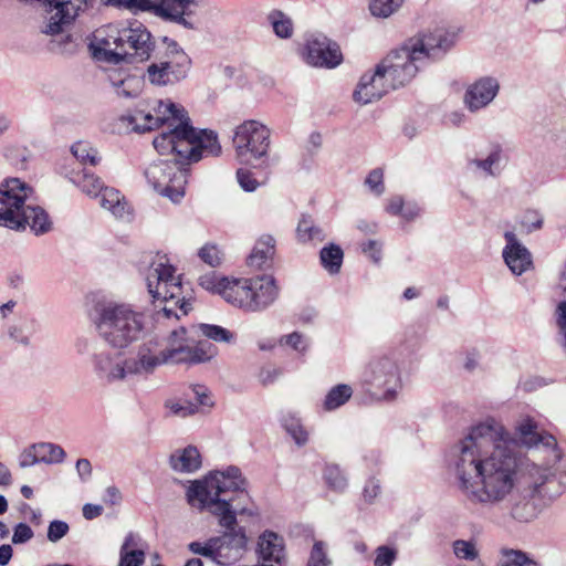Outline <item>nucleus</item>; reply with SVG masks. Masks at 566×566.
I'll return each mask as SVG.
<instances>
[{
  "instance_id": "56",
  "label": "nucleus",
  "mask_w": 566,
  "mask_h": 566,
  "mask_svg": "<svg viewBox=\"0 0 566 566\" xmlns=\"http://www.w3.org/2000/svg\"><path fill=\"white\" fill-rule=\"evenodd\" d=\"M75 350L78 355H90L92 356V353L94 350H99L101 348H97L96 343L94 340H91L86 337H80L75 340L74 344Z\"/></svg>"
},
{
  "instance_id": "35",
  "label": "nucleus",
  "mask_w": 566,
  "mask_h": 566,
  "mask_svg": "<svg viewBox=\"0 0 566 566\" xmlns=\"http://www.w3.org/2000/svg\"><path fill=\"white\" fill-rule=\"evenodd\" d=\"M298 241L306 242H322L326 234L324 230L314 224L310 217H303L296 228Z\"/></svg>"
},
{
  "instance_id": "58",
  "label": "nucleus",
  "mask_w": 566,
  "mask_h": 566,
  "mask_svg": "<svg viewBox=\"0 0 566 566\" xmlns=\"http://www.w3.org/2000/svg\"><path fill=\"white\" fill-rule=\"evenodd\" d=\"M323 144V137L318 132H313L310 134L306 145H305V151L308 156L313 157L315 156L318 150L321 149Z\"/></svg>"
},
{
  "instance_id": "11",
  "label": "nucleus",
  "mask_w": 566,
  "mask_h": 566,
  "mask_svg": "<svg viewBox=\"0 0 566 566\" xmlns=\"http://www.w3.org/2000/svg\"><path fill=\"white\" fill-rule=\"evenodd\" d=\"M361 380L385 401L395 400L402 388L400 367L391 354L373 356L364 368Z\"/></svg>"
},
{
  "instance_id": "52",
  "label": "nucleus",
  "mask_w": 566,
  "mask_h": 566,
  "mask_svg": "<svg viewBox=\"0 0 566 566\" xmlns=\"http://www.w3.org/2000/svg\"><path fill=\"white\" fill-rule=\"evenodd\" d=\"M237 180L240 187L248 192L256 190L260 186L259 181L253 177V175L243 168L237 170Z\"/></svg>"
},
{
  "instance_id": "34",
  "label": "nucleus",
  "mask_w": 566,
  "mask_h": 566,
  "mask_svg": "<svg viewBox=\"0 0 566 566\" xmlns=\"http://www.w3.org/2000/svg\"><path fill=\"white\" fill-rule=\"evenodd\" d=\"M34 449L38 451L40 463H62L66 457L64 449L61 446L52 442L34 443Z\"/></svg>"
},
{
  "instance_id": "28",
  "label": "nucleus",
  "mask_w": 566,
  "mask_h": 566,
  "mask_svg": "<svg viewBox=\"0 0 566 566\" xmlns=\"http://www.w3.org/2000/svg\"><path fill=\"white\" fill-rule=\"evenodd\" d=\"M98 197L101 207L111 211L114 217L124 218L128 212L127 203L117 189L105 187Z\"/></svg>"
},
{
  "instance_id": "39",
  "label": "nucleus",
  "mask_w": 566,
  "mask_h": 566,
  "mask_svg": "<svg viewBox=\"0 0 566 566\" xmlns=\"http://www.w3.org/2000/svg\"><path fill=\"white\" fill-rule=\"evenodd\" d=\"M234 282L233 280H229L228 277L218 279L217 275L211 272L199 277V285L212 293L220 294L226 300L224 291L228 290Z\"/></svg>"
},
{
  "instance_id": "50",
  "label": "nucleus",
  "mask_w": 566,
  "mask_h": 566,
  "mask_svg": "<svg viewBox=\"0 0 566 566\" xmlns=\"http://www.w3.org/2000/svg\"><path fill=\"white\" fill-rule=\"evenodd\" d=\"M361 252L373 262L378 263L382 256V244L377 240H368L360 244Z\"/></svg>"
},
{
  "instance_id": "31",
  "label": "nucleus",
  "mask_w": 566,
  "mask_h": 566,
  "mask_svg": "<svg viewBox=\"0 0 566 566\" xmlns=\"http://www.w3.org/2000/svg\"><path fill=\"white\" fill-rule=\"evenodd\" d=\"M71 180L90 197H98L101 191L105 188L101 178L90 172L85 168L83 169L82 174H76L71 178Z\"/></svg>"
},
{
  "instance_id": "26",
  "label": "nucleus",
  "mask_w": 566,
  "mask_h": 566,
  "mask_svg": "<svg viewBox=\"0 0 566 566\" xmlns=\"http://www.w3.org/2000/svg\"><path fill=\"white\" fill-rule=\"evenodd\" d=\"M275 253V239L271 234H263L247 259L248 265L256 270L269 266Z\"/></svg>"
},
{
  "instance_id": "4",
  "label": "nucleus",
  "mask_w": 566,
  "mask_h": 566,
  "mask_svg": "<svg viewBox=\"0 0 566 566\" xmlns=\"http://www.w3.org/2000/svg\"><path fill=\"white\" fill-rule=\"evenodd\" d=\"M247 485L241 470L230 465L210 472L203 480L195 481L187 491V497L192 506L208 510L214 515L220 526H230L235 522L237 514H258L256 510L242 505L250 499Z\"/></svg>"
},
{
  "instance_id": "13",
  "label": "nucleus",
  "mask_w": 566,
  "mask_h": 566,
  "mask_svg": "<svg viewBox=\"0 0 566 566\" xmlns=\"http://www.w3.org/2000/svg\"><path fill=\"white\" fill-rule=\"evenodd\" d=\"M134 12H151L155 15L182 25L188 30L197 28L193 17L199 8L198 0H113Z\"/></svg>"
},
{
  "instance_id": "22",
  "label": "nucleus",
  "mask_w": 566,
  "mask_h": 566,
  "mask_svg": "<svg viewBox=\"0 0 566 566\" xmlns=\"http://www.w3.org/2000/svg\"><path fill=\"white\" fill-rule=\"evenodd\" d=\"M505 247L502 256L505 264L515 275H522L533 265L532 254L528 249L523 245L513 231L504 232Z\"/></svg>"
},
{
  "instance_id": "63",
  "label": "nucleus",
  "mask_w": 566,
  "mask_h": 566,
  "mask_svg": "<svg viewBox=\"0 0 566 566\" xmlns=\"http://www.w3.org/2000/svg\"><path fill=\"white\" fill-rule=\"evenodd\" d=\"M9 337L14 342L28 347L30 346V337L22 333V329L18 326H10L8 329Z\"/></svg>"
},
{
  "instance_id": "3",
  "label": "nucleus",
  "mask_w": 566,
  "mask_h": 566,
  "mask_svg": "<svg viewBox=\"0 0 566 566\" xmlns=\"http://www.w3.org/2000/svg\"><path fill=\"white\" fill-rule=\"evenodd\" d=\"M155 114L137 111L132 117L136 132H147L161 125L167 130L161 132L153 140L159 154L176 151L184 158L200 160L206 156H219L221 145L218 134L211 129H197L192 126L186 108L171 101H158Z\"/></svg>"
},
{
  "instance_id": "42",
  "label": "nucleus",
  "mask_w": 566,
  "mask_h": 566,
  "mask_svg": "<svg viewBox=\"0 0 566 566\" xmlns=\"http://www.w3.org/2000/svg\"><path fill=\"white\" fill-rule=\"evenodd\" d=\"M403 0H371L369 3L370 13L377 18H388L396 12Z\"/></svg>"
},
{
  "instance_id": "30",
  "label": "nucleus",
  "mask_w": 566,
  "mask_h": 566,
  "mask_svg": "<svg viewBox=\"0 0 566 566\" xmlns=\"http://www.w3.org/2000/svg\"><path fill=\"white\" fill-rule=\"evenodd\" d=\"M501 155L502 149L496 145L484 159H468V166L483 171L485 176L496 177L500 174L499 164L501 161Z\"/></svg>"
},
{
  "instance_id": "49",
  "label": "nucleus",
  "mask_w": 566,
  "mask_h": 566,
  "mask_svg": "<svg viewBox=\"0 0 566 566\" xmlns=\"http://www.w3.org/2000/svg\"><path fill=\"white\" fill-rule=\"evenodd\" d=\"M69 530L70 527L66 522L54 520L49 524L46 534L48 539L51 543H56L67 534Z\"/></svg>"
},
{
  "instance_id": "59",
  "label": "nucleus",
  "mask_w": 566,
  "mask_h": 566,
  "mask_svg": "<svg viewBox=\"0 0 566 566\" xmlns=\"http://www.w3.org/2000/svg\"><path fill=\"white\" fill-rule=\"evenodd\" d=\"M281 343L291 346L297 352H303L305 349L303 336L297 332L283 336Z\"/></svg>"
},
{
  "instance_id": "55",
  "label": "nucleus",
  "mask_w": 566,
  "mask_h": 566,
  "mask_svg": "<svg viewBox=\"0 0 566 566\" xmlns=\"http://www.w3.org/2000/svg\"><path fill=\"white\" fill-rule=\"evenodd\" d=\"M75 470L81 482L86 483L92 478V464L86 458L78 459L75 463Z\"/></svg>"
},
{
  "instance_id": "24",
  "label": "nucleus",
  "mask_w": 566,
  "mask_h": 566,
  "mask_svg": "<svg viewBox=\"0 0 566 566\" xmlns=\"http://www.w3.org/2000/svg\"><path fill=\"white\" fill-rule=\"evenodd\" d=\"M189 397H193L197 400V403L191 402L190 400L179 401V402H167L166 407L170 409L171 413L181 418H186L188 416L195 415L198 411V406L211 407L213 406V401L210 397V392L208 388L203 385H192L190 387Z\"/></svg>"
},
{
  "instance_id": "47",
  "label": "nucleus",
  "mask_w": 566,
  "mask_h": 566,
  "mask_svg": "<svg viewBox=\"0 0 566 566\" xmlns=\"http://www.w3.org/2000/svg\"><path fill=\"white\" fill-rule=\"evenodd\" d=\"M504 555L505 559L502 560L499 566H538L534 560L518 551H507Z\"/></svg>"
},
{
  "instance_id": "36",
  "label": "nucleus",
  "mask_w": 566,
  "mask_h": 566,
  "mask_svg": "<svg viewBox=\"0 0 566 566\" xmlns=\"http://www.w3.org/2000/svg\"><path fill=\"white\" fill-rule=\"evenodd\" d=\"M282 426L284 430L292 437L298 447H303L308 441V432L301 422V419L292 413L283 416Z\"/></svg>"
},
{
  "instance_id": "25",
  "label": "nucleus",
  "mask_w": 566,
  "mask_h": 566,
  "mask_svg": "<svg viewBox=\"0 0 566 566\" xmlns=\"http://www.w3.org/2000/svg\"><path fill=\"white\" fill-rule=\"evenodd\" d=\"M201 464V454L195 446L177 449L169 457L170 468L178 473H195Z\"/></svg>"
},
{
  "instance_id": "44",
  "label": "nucleus",
  "mask_w": 566,
  "mask_h": 566,
  "mask_svg": "<svg viewBox=\"0 0 566 566\" xmlns=\"http://www.w3.org/2000/svg\"><path fill=\"white\" fill-rule=\"evenodd\" d=\"M398 557V549L389 545H380L375 549L374 566H392Z\"/></svg>"
},
{
  "instance_id": "33",
  "label": "nucleus",
  "mask_w": 566,
  "mask_h": 566,
  "mask_svg": "<svg viewBox=\"0 0 566 566\" xmlns=\"http://www.w3.org/2000/svg\"><path fill=\"white\" fill-rule=\"evenodd\" d=\"M72 155L84 166L95 167L101 163L98 150L85 140H78L71 146Z\"/></svg>"
},
{
  "instance_id": "16",
  "label": "nucleus",
  "mask_w": 566,
  "mask_h": 566,
  "mask_svg": "<svg viewBox=\"0 0 566 566\" xmlns=\"http://www.w3.org/2000/svg\"><path fill=\"white\" fill-rule=\"evenodd\" d=\"M460 29L436 28L418 32L408 39L423 64L442 61L453 50L459 41Z\"/></svg>"
},
{
  "instance_id": "21",
  "label": "nucleus",
  "mask_w": 566,
  "mask_h": 566,
  "mask_svg": "<svg viewBox=\"0 0 566 566\" xmlns=\"http://www.w3.org/2000/svg\"><path fill=\"white\" fill-rule=\"evenodd\" d=\"M395 91L386 80L379 64L376 65L373 73H365L353 93L355 102L366 105L380 99L384 95Z\"/></svg>"
},
{
  "instance_id": "41",
  "label": "nucleus",
  "mask_w": 566,
  "mask_h": 566,
  "mask_svg": "<svg viewBox=\"0 0 566 566\" xmlns=\"http://www.w3.org/2000/svg\"><path fill=\"white\" fill-rule=\"evenodd\" d=\"M199 329L203 336L218 343L230 344L235 339V335L231 331L220 325L200 324Z\"/></svg>"
},
{
  "instance_id": "6",
  "label": "nucleus",
  "mask_w": 566,
  "mask_h": 566,
  "mask_svg": "<svg viewBox=\"0 0 566 566\" xmlns=\"http://www.w3.org/2000/svg\"><path fill=\"white\" fill-rule=\"evenodd\" d=\"M32 188L19 178L4 180L0 186V224L12 230L27 227L35 235L51 231L52 221L40 206L25 205Z\"/></svg>"
},
{
  "instance_id": "29",
  "label": "nucleus",
  "mask_w": 566,
  "mask_h": 566,
  "mask_svg": "<svg viewBox=\"0 0 566 566\" xmlns=\"http://www.w3.org/2000/svg\"><path fill=\"white\" fill-rule=\"evenodd\" d=\"M353 392V388L347 384H338L332 387L323 400V409L334 411L340 408L352 398Z\"/></svg>"
},
{
  "instance_id": "64",
  "label": "nucleus",
  "mask_w": 566,
  "mask_h": 566,
  "mask_svg": "<svg viewBox=\"0 0 566 566\" xmlns=\"http://www.w3.org/2000/svg\"><path fill=\"white\" fill-rule=\"evenodd\" d=\"M103 513V507L101 505L87 503L83 506V516L86 520H93L98 517Z\"/></svg>"
},
{
  "instance_id": "7",
  "label": "nucleus",
  "mask_w": 566,
  "mask_h": 566,
  "mask_svg": "<svg viewBox=\"0 0 566 566\" xmlns=\"http://www.w3.org/2000/svg\"><path fill=\"white\" fill-rule=\"evenodd\" d=\"M94 325L109 347L125 349L142 337L144 314L130 304L109 302L96 308Z\"/></svg>"
},
{
  "instance_id": "40",
  "label": "nucleus",
  "mask_w": 566,
  "mask_h": 566,
  "mask_svg": "<svg viewBox=\"0 0 566 566\" xmlns=\"http://www.w3.org/2000/svg\"><path fill=\"white\" fill-rule=\"evenodd\" d=\"M323 478L327 486L335 492H343L347 488V479L336 464H327Z\"/></svg>"
},
{
  "instance_id": "53",
  "label": "nucleus",
  "mask_w": 566,
  "mask_h": 566,
  "mask_svg": "<svg viewBox=\"0 0 566 566\" xmlns=\"http://www.w3.org/2000/svg\"><path fill=\"white\" fill-rule=\"evenodd\" d=\"M188 547L191 553L207 557L213 562L212 537H210L206 542H191L188 545Z\"/></svg>"
},
{
  "instance_id": "18",
  "label": "nucleus",
  "mask_w": 566,
  "mask_h": 566,
  "mask_svg": "<svg viewBox=\"0 0 566 566\" xmlns=\"http://www.w3.org/2000/svg\"><path fill=\"white\" fill-rule=\"evenodd\" d=\"M304 61L314 67L334 69L343 61L339 45L324 34L310 35L303 49Z\"/></svg>"
},
{
  "instance_id": "19",
  "label": "nucleus",
  "mask_w": 566,
  "mask_h": 566,
  "mask_svg": "<svg viewBox=\"0 0 566 566\" xmlns=\"http://www.w3.org/2000/svg\"><path fill=\"white\" fill-rule=\"evenodd\" d=\"M521 443L527 448L541 449L547 453V463L557 464L563 459V451L556 438L546 431H538L537 423L531 419H523L516 427Z\"/></svg>"
},
{
  "instance_id": "9",
  "label": "nucleus",
  "mask_w": 566,
  "mask_h": 566,
  "mask_svg": "<svg viewBox=\"0 0 566 566\" xmlns=\"http://www.w3.org/2000/svg\"><path fill=\"white\" fill-rule=\"evenodd\" d=\"M168 155L174 156V159H160L151 163L145 170V177L159 195L167 197L174 203H178L185 197L189 172L187 166L199 160L184 158L176 151Z\"/></svg>"
},
{
  "instance_id": "8",
  "label": "nucleus",
  "mask_w": 566,
  "mask_h": 566,
  "mask_svg": "<svg viewBox=\"0 0 566 566\" xmlns=\"http://www.w3.org/2000/svg\"><path fill=\"white\" fill-rule=\"evenodd\" d=\"M226 301L247 313H261L271 307L280 296V286L272 275L234 279L224 291Z\"/></svg>"
},
{
  "instance_id": "20",
  "label": "nucleus",
  "mask_w": 566,
  "mask_h": 566,
  "mask_svg": "<svg viewBox=\"0 0 566 566\" xmlns=\"http://www.w3.org/2000/svg\"><path fill=\"white\" fill-rule=\"evenodd\" d=\"M500 81L484 75L470 83L463 94V104L470 113H478L490 106L500 93Z\"/></svg>"
},
{
  "instance_id": "1",
  "label": "nucleus",
  "mask_w": 566,
  "mask_h": 566,
  "mask_svg": "<svg viewBox=\"0 0 566 566\" xmlns=\"http://www.w3.org/2000/svg\"><path fill=\"white\" fill-rule=\"evenodd\" d=\"M176 269L167 258L158 256L148 270L147 289L158 310L153 314L154 328L166 340L163 349H157V336L138 346L136 353L125 357L106 348L94 350L90 364L95 377L107 385L125 382L134 377H148L164 364L197 365L211 360L217 348L208 340H199L195 345L187 342V329L176 326L180 315L191 310L189 301L181 295V283L175 275Z\"/></svg>"
},
{
  "instance_id": "14",
  "label": "nucleus",
  "mask_w": 566,
  "mask_h": 566,
  "mask_svg": "<svg viewBox=\"0 0 566 566\" xmlns=\"http://www.w3.org/2000/svg\"><path fill=\"white\" fill-rule=\"evenodd\" d=\"M378 64L394 90L409 85L424 66L408 40L400 48L391 50Z\"/></svg>"
},
{
  "instance_id": "43",
  "label": "nucleus",
  "mask_w": 566,
  "mask_h": 566,
  "mask_svg": "<svg viewBox=\"0 0 566 566\" xmlns=\"http://www.w3.org/2000/svg\"><path fill=\"white\" fill-rule=\"evenodd\" d=\"M452 548L459 559L473 562L479 557V549L473 541L455 539Z\"/></svg>"
},
{
  "instance_id": "12",
  "label": "nucleus",
  "mask_w": 566,
  "mask_h": 566,
  "mask_svg": "<svg viewBox=\"0 0 566 566\" xmlns=\"http://www.w3.org/2000/svg\"><path fill=\"white\" fill-rule=\"evenodd\" d=\"M553 476L552 468L535 463L526 464L523 471L524 486L511 504L510 514L518 522L527 523L539 513L535 496L543 494V488Z\"/></svg>"
},
{
  "instance_id": "60",
  "label": "nucleus",
  "mask_w": 566,
  "mask_h": 566,
  "mask_svg": "<svg viewBox=\"0 0 566 566\" xmlns=\"http://www.w3.org/2000/svg\"><path fill=\"white\" fill-rule=\"evenodd\" d=\"M405 206V201L401 196H392L388 199V203L385 208L386 212L391 216H400Z\"/></svg>"
},
{
  "instance_id": "27",
  "label": "nucleus",
  "mask_w": 566,
  "mask_h": 566,
  "mask_svg": "<svg viewBox=\"0 0 566 566\" xmlns=\"http://www.w3.org/2000/svg\"><path fill=\"white\" fill-rule=\"evenodd\" d=\"M145 562V552L138 534L128 533L119 552V566H142Z\"/></svg>"
},
{
  "instance_id": "32",
  "label": "nucleus",
  "mask_w": 566,
  "mask_h": 566,
  "mask_svg": "<svg viewBox=\"0 0 566 566\" xmlns=\"http://www.w3.org/2000/svg\"><path fill=\"white\" fill-rule=\"evenodd\" d=\"M343 258V250L334 243L324 247L319 252L321 263L329 274H337L340 271Z\"/></svg>"
},
{
  "instance_id": "48",
  "label": "nucleus",
  "mask_w": 566,
  "mask_h": 566,
  "mask_svg": "<svg viewBox=\"0 0 566 566\" xmlns=\"http://www.w3.org/2000/svg\"><path fill=\"white\" fill-rule=\"evenodd\" d=\"M365 185L374 195L381 196L385 191L382 170L380 168L373 169L366 177Z\"/></svg>"
},
{
  "instance_id": "51",
  "label": "nucleus",
  "mask_w": 566,
  "mask_h": 566,
  "mask_svg": "<svg viewBox=\"0 0 566 566\" xmlns=\"http://www.w3.org/2000/svg\"><path fill=\"white\" fill-rule=\"evenodd\" d=\"M34 536L32 528L25 523H18L13 528L11 542L15 545L24 544L31 541Z\"/></svg>"
},
{
  "instance_id": "23",
  "label": "nucleus",
  "mask_w": 566,
  "mask_h": 566,
  "mask_svg": "<svg viewBox=\"0 0 566 566\" xmlns=\"http://www.w3.org/2000/svg\"><path fill=\"white\" fill-rule=\"evenodd\" d=\"M258 552L263 563L268 566H283L285 562V545L282 536L274 532L265 531L258 542Z\"/></svg>"
},
{
  "instance_id": "38",
  "label": "nucleus",
  "mask_w": 566,
  "mask_h": 566,
  "mask_svg": "<svg viewBox=\"0 0 566 566\" xmlns=\"http://www.w3.org/2000/svg\"><path fill=\"white\" fill-rule=\"evenodd\" d=\"M333 558L329 556L328 544L321 539H315L310 551L306 566H333Z\"/></svg>"
},
{
  "instance_id": "17",
  "label": "nucleus",
  "mask_w": 566,
  "mask_h": 566,
  "mask_svg": "<svg viewBox=\"0 0 566 566\" xmlns=\"http://www.w3.org/2000/svg\"><path fill=\"white\" fill-rule=\"evenodd\" d=\"M224 532L212 537L213 563L228 566L239 560L245 551L248 537L245 528L238 525V521L230 526H221Z\"/></svg>"
},
{
  "instance_id": "2",
  "label": "nucleus",
  "mask_w": 566,
  "mask_h": 566,
  "mask_svg": "<svg viewBox=\"0 0 566 566\" xmlns=\"http://www.w3.org/2000/svg\"><path fill=\"white\" fill-rule=\"evenodd\" d=\"M513 439L494 419L473 426L453 447L450 472L463 499L482 510L512 501L520 473Z\"/></svg>"
},
{
  "instance_id": "62",
  "label": "nucleus",
  "mask_w": 566,
  "mask_h": 566,
  "mask_svg": "<svg viewBox=\"0 0 566 566\" xmlns=\"http://www.w3.org/2000/svg\"><path fill=\"white\" fill-rule=\"evenodd\" d=\"M421 208L416 202H407L403 206L400 217L406 221H413L421 214Z\"/></svg>"
},
{
  "instance_id": "54",
  "label": "nucleus",
  "mask_w": 566,
  "mask_h": 566,
  "mask_svg": "<svg viewBox=\"0 0 566 566\" xmlns=\"http://www.w3.org/2000/svg\"><path fill=\"white\" fill-rule=\"evenodd\" d=\"M36 463H40L38 451L34 449V443L29 448L24 449L19 455V465L21 468H29Z\"/></svg>"
},
{
  "instance_id": "5",
  "label": "nucleus",
  "mask_w": 566,
  "mask_h": 566,
  "mask_svg": "<svg viewBox=\"0 0 566 566\" xmlns=\"http://www.w3.org/2000/svg\"><path fill=\"white\" fill-rule=\"evenodd\" d=\"M154 48L150 32L139 22L122 29L115 25L99 29L90 44L96 60L113 64L123 61L129 63L147 61Z\"/></svg>"
},
{
  "instance_id": "57",
  "label": "nucleus",
  "mask_w": 566,
  "mask_h": 566,
  "mask_svg": "<svg viewBox=\"0 0 566 566\" xmlns=\"http://www.w3.org/2000/svg\"><path fill=\"white\" fill-rule=\"evenodd\" d=\"M380 493V484L376 479H369L363 490L364 500L371 503Z\"/></svg>"
},
{
  "instance_id": "10",
  "label": "nucleus",
  "mask_w": 566,
  "mask_h": 566,
  "mask_svg": "<svg viewBox=\"0 0 566 566\" xmlns=\"http://www.w3.org/2000/svg\"><path fill=\"white\" fill-rule=\"evenodd\" d=\"M163 43V57L147 66L144 77L155 86H174L187 78L192 61L177 41L164 36Z\"/></svg>"
},
{
  "instance_id": "37",
  "label": "nucleus",
  "mask_w": 566,
  "mask_h": 566,
  "mask_svg": "<svg viewBox=\"0 0 566 566\" xmlns=\"http://www.w3.org/2000/svg\"><path fill=\"white\" fill-rule=\"evenodd\" d=\"M268 20L273 28V32L281 39H290L293 35L292 19L280 10H273L269 13Z\"/></svg>"
},
{
  "instance_id": "45",
  "label": "nucleus",
  "mask_w": 566,
  "mask_h": 566,
  "mask_svg": "<svg viewBox=\"0 0 566 566\" xmlns=\"http://www.w3.org/2000/svg\"><path fill=\"white\" fill-rule=\"evenodd\" d=\"M520 224L526 233H532L543 227V216L536 210H527L522 216Z\"/></svg>"
},
{
  "instance_id": "46",
  "label": "nucleus",
  "mask_w": 566,
  "mask_h": 566,
  "mask_svg": "<svg viewBox=\"0 0 566 566\" xmlns=\"http://www.w3.org/2000/svg\"><path fill=\"white\" fill-rule=\"evenodd\" d=\"M199 258L212 268L221 264L222 253L214 244H205L198 252Z\"/></svg>"
},
{
  "instance_id": "15",
  "label": "nucleus",
  "mask_w": 566,
  "mask_h": 566,
  "mask_svg": "<svg viewBox=\"0 0 566 566\" xmlns=\"http://www.w3.org/2000/svg\"><path fill=\"white\" fill-rule=\"evenodd\" d=\"M232 140L240 163L250 164L266 157L270 129L258 120H245L237 126Z\"/></svg>"
},
{
  "instance_id": "61",
  "label": "nucleus",
  "mask_w": 566,
  "mask_h": 566,
  "mask_svg": "<svg viewBox=\"0 0 566 566\" xmlns=\"http://www.w3.org/2000/svg\"><path fill=\"white\" fill-rule=\"evenodd\" d=\"M133 82L134 78H124L118 82H113V85L116 87L117 95L123 97L136 96L137 93L129 90Z\"/></svg>"
}]
</instances>
